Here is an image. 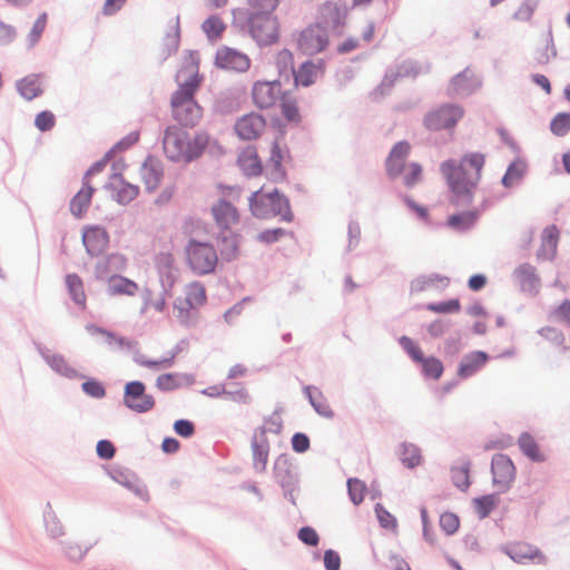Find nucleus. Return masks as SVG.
Instances as JSON below:
<instances>
[{
  "instance_id": "obj_1",
  "label": "nucleus",
  "mask_w": 570,
  "mask_h": 570,
  "mask_svg": "<svg viewBox=\"0 0 570 570\" xmlns=\"http://www.w3.org/2000/svg\"><path fill=\"white\" fill-rule=\"evenodd\" d=\"M176 80L179 87L170 99L173 117L184 127H194L203 117V109L194 98L202 82L198 65L194 61L187 62L178 71Z\"/></svg>"
},
{
  "instance_id": "obj_2",
  "label": "nucleus",
  "mask_w": 570,
  "mask_h": 570,
  "mask_svg": "<svg viewBox=\"0 0 570 570\" xmlns=\"http://www.w3.org/2000/svg\"><path fill=\"white\" fill-rule=\"evenodd\" d=\"M485 164V156L481 153L465 154L460 164L454 160L443 161L440 166L442 175L456 198L470 203L481 178V173Z\"/></svg>"
},
{
  "instance_id": "obj_3",
  "label": "nucleus",
  "mask_w": 570,
  "mask_h": 570,
  "mask_svg": "<svg viewBox=\"0 0 570 570\" xmlns=\"http://www.w3.org/2000/svg\"><path fill=\"white\" fill-rule=\"evenodd\" d=\"M209 140L205 131L189 134L177 126H169L165 130L163 148L170 160L189 163L204 153Z\"/></svg>"
},
{
  "instance_id": "obj_4",
  "label": "nucleus",
  "mask_w": 570,
  "mask_h": 570,
  "mask_svg": "<svg viewBox=\"0 0 570 570\" xmlns=\"http://www.w3.org/2000/svg\"><path fill=\"white\" fill-rule=\"evenodd\" d=\"M249 208L257 218H271L281 216L284 222H292L293 213L287 198L276 189L265 191L264 188L255 191L249 198Z\"/></svg>"
},
{
  "instance_id": "obj_5",
  "label": "nucleus",
  "mask_w": 570,
  "mask_h": 570,
  "mask_svg": "<svg viewBox=\"0 0 570 570\" xmlns=\"http://www.w3.org/2000/svg\"><path fill=\"white\" fill-rule=\"evenodd\" d=\"M186 261L191 272L202 276L215 271L218 255L212 244L191 239L186 246Z\"/></svg>"
},
{
  "instance_id": "obj_6",
  "label": "nucleus",
  "mask_w": 570,
  "mask_h": 570,
  "mask_svg": "<svg viewBox=\"0 0 570 570\" xmlns=\"http://www.w3.org/2000/svg\"><path fill=\"white\" fill-rule=\"evenodd\" d=\"M463 117V107L443 104L425 114L423 125L430 131L452 130Z\"/></svg>"
},
{
  "instance_id": "obj_7",
  "label": "nucleus",
  "mask_w": 570,
  "mask_h": 570,
  "mask_svg": "<svg viewBox=\"0 0 570 570\" xmlns=\"http://www.w3.org/2000/svg\"><path fill=\"white\" fill-rule=\"evenodd\" d=\"M330 43L327 30L320 23L304 28L296 36V48L302 55L314 56L324 51Z\"/></svg>"
},
{
  "instance_id": "obj_8",
  "label": "nucleus",
  "mask_w": 570,
  "mask_h": 570,
  "mask_svg": "<svg viewBox=\"0 0 570 570\" xmlns=\"http://www.w3.org/2000/svg\"><path fill=\"white\" fill-rule=\"evenodd\" d=\"M249 32L261 46H269L278 41L281 36L279 22L273 14H252Z\"/></svg>"
},
{
  "instance_id": "obj_9",
  "label": "nucleus",
  "mask_w": 570,
  "mask_h": 570,
  "mask_svg": "<svg viewBox=\"0 0 570 570\" xmlns=\"http://www.w3.org/2000/svg\"><path fill=\"white\" fill-rule=\"evenodd\" d=\"M206 288L199 282H193L185 287L184 297L178 298L175 308L178 317L181 320L189 318L194 312L198 311L206 304Z\"/></svg>"
},
{
  "instance_id": "obj_10",
  "label": "nucleus",
  "mask_w": 570,
  "mask_h": 570,
  "mask_svg": "<svg viewBox=\"0 0 570 570\" xmlns=\"http://www.w3.org/2000/svg\"><path fill=\"white\" fill-rule=\"evenodd\" d=\"M124 403L131 411L145 413L153 410L155 399L153 395L146 393V387L142 382L132 381L125 386Z\"/></svg>"
},
{
  "instance_id": "obj_11",
  "label": "nucleus",
  "mask_w": 570,
  "mask_h": 570,
  "mask_svg": "<svg viewBox=\"0 0 570 570\" xmlns=\"http://www.w3.org/2000/svg\"><path fill=\"white\" fill-rule=\"evenodd\" d=\"M266 125V119L262 115L249 112L236 120L234 130L239 139L249 141L258 139L265 131Z\"/></svg>"
},
{
  "instance_id": "obj_12",
  "label": "nucleus",
  "mask_w": 570,
  "mask_h": 570,
  "mask_svg": "<svg viewBox=\"0 0 570 570\" xmlns=\"http://www.w3.org/2000/svg\"><path fill=\"white\" fill-rule=\"evenodd\" d=\"M282 95V86L277 80L257 81L252 89L253 102L261 109L273 107Z\"/></svg>"
},
{
  "instance_id": "obj_13",
  "label": "nucleus",
  "mask_w": 570,
  "mask_h": 570,
  "mask_svg": "<svg viewBox=\"0 0 570 570\" xmlns=\"http://www.w3.org/2000/svg\"><path fill=\"white\" fill-rule=\"evenodd\" d=\"M493 483L501 491L510 488L515 478V468L511 459L504 454H495L492 459Z\"/></svg>"
},
{
  "instance_id": "obj_14",
  "label": "nucleus",
  "mask_w": 570,
  "mask_h": 570,
  "mask_svg": "<svg viewBox=\"0 0 570 570\" xmlns=\"http://www.w3.org/2000/svg\"><path fill=\"white\" fill-rule=\"evenodd\" d=\"M106 188L110 191L112 199L121 205L130 203L139 194L138 186L127 181L119 173L110 176Z\"/></svg>"
},
{
  "instance_id": "obj_15",
  "label": "nucleus",
  "mask_w": 570,
  "mask_h": 570,
  "mask_svg": "<svg viewBox=\"0 0 570 570\" xmlns=\"http://www.w3.org/2000/svg\"><path fill=\"white\" fill-rule=\"evenodd\" d=\"M326 63L323 59L307 60L297 70H293L295 86L309 87L325 72Z\"/></svg>"
},
{
  "instance_id": "obj_16",
  "label": "nucleus",
  "mask_w": 570,
  "mask_h": 570,
  "mask_svg": "<svg viewBox=\"0 0 570 570\" xmlns=\"http://www.w3.org/2000/svg\"><path fill=\"white\" fill-rule=\"evenodd\" d=\"M411 145L407 141H399L395 144L385 161V169L391 178L399 177L405 169L406 158L410 155Z\"/></svg>"
},
{
  "instance_id": "obj_17",
  "label": "nucleus",
  "mask_w": 570,
  "mask_h": 570,
  "mask_svg": "<svg viewBox=\"0 0 570 570\" xmlns=\"http://www.w3.org/2000/svg\"><path fill=\"white\" fill-rule=\"evenodd\" d=\"M508 554L512 560L521 564L532 563L544 566L546 557L534 547L525 542H517L508 548Z\"/></svg>"
},
{
  "instance_id": "obj_18",
  "label": "nucleus",
  "mask_w": 570,
  "mask_h": 570,
  "mask_svg": "<svg viewBox=\"0 0 570 570\" xmlns=\"http://www.w3.org/2000/svg\"><path fill=\"white\" fill-rule=\"evenodd\" d=\"M216 65L223 69L245 71L249 68V59L239 51L222 48L216 53Z\"/></svg>"
},
{
  "instance_id": "obj_19",
  "label": "nucleus",
  "mask_w": 570,
  "mask_h": 570,
  "mask_svg": "<svg viewBox=\"0 0 570 570\" xmlns=\"http://www.w3.org/2000/svg\"><path fill=\"white\" fill-rule=\"evenodd\" d=\"M214 218L222 230H232L239 223L237 209L228 202L219 200L212 208Z\"/></svg>"
},
{
  "instance_id": "obj_20",
  "label": "nucleus",
  "mask_w": 570,
  "mask_h": 570,
  "mask_svg": "<svg viewBox=\"0 0 570 570\" xmlns=\"http://www.w3.org/2000/svg\"><path fill=\"white\" fill-rule=\"evenodd\" d=\"M82 242L87 252L96 256L105 252L109 243V237L105 228L95 226L85 229Z\"/></svg>"
},
{
  "instance_id": "obj_21",
  "label": "nucleus",
  "mask_w": 570,
  "mask_h": 570,
  "mask_svg": "<svg viewBox=\"0 0 570 570\" xmlns=\"http://www.w3.org/2000/svg\"><path fill=\"white\" fill-rule=\"evenodd\" d=\"M140 177L147 190H155L163 178V167L160 163L154 157L146 158L140 167Z\"/></svg>"
},
{
  "instance_id": "obj_22",
  "label": "nucleus",
  "mask_w": 570,
  "mask_h": 570,
  "mask_svg": "<svg viewBox=\"0 0 570 570\" xmlns=\"http://www.w3.org/2000/svg\"><path fill=\"white\" fill-rule=\"evenodd\" d=\"M476 85L474 73L465 69L452 78L448 87V94L452 97L469 95L475 89Z\"/></svg>"
},
{
  "instance_id": "obj_23",
  "label": "nucleus",
  "mask_w": 570,
  "mask_h": 570,
  "mask_svg": "<svg viewBox=\"0 0 570 570\" xmlns=\"http://www.w3.org/2000/svg\"><path fill=\"white\" fill-rule=\"evenodd\" d=\"M237 163L247 176H258L263 171L262 161L256 148L253 146H247L240 151Z\"/></svg>"
},
{
  "instance_id": "obj_24",
  "label": "nucleus",
  "mask_w": 570,
  "mask_h": 570,
  "mask_svg": "<svg viewBox=\"0 0 570 570\" xmlns=\"http://www.w3.org/2000/svg\"><path fill=\"white\" fill-rule=\"evenodd\" d=\"M158 272L160 274L163 286L167 289H171L176 282L178 272L171 255L167 254L158 257Z\"/></svg>"
},
{
  "instance_id": "obj_25",
  "label": "nucleus",
  "mask_w": 570,
  "mask_h": 570,
  "mask_svg": "<svg viewBox=\"0 0 570 570\" xmlns=\"http://www.w3.org/2000/svg\"><path fill=\"white\" fill-rule=\"evenodd\" d=\"M19 94L27 100L39 97L43 89L40 75H28L17 82Z\"/></svg>"
},
{
  "instance_id": "obj_26",
  "label": "nucleus",
  "mask_w": 570,
  "mask_h": 570,
  "mask_svg": "<svg viewBox=\"0 0 570 570\" xmlns=\"http://www.w3.org/2000/svg\"><path fill=\"white\" fill-rule=\"evenodd\" d=\"M107 291L112 296H134L138 292V285L129 278L114 275L108 279Z\"/></svg>"
},
{
  "instance_id": "obj_27",
  "label": "nucleus",
  "mask_w": 570,
  "mask_h": 570,
  "mask_svg": "<svg viewBox=\"0 0 570 570\" xmlns=\"http://www.w3.org/2000/svg\"><path fill=\"white\" fill-rule=\"evenodd\" d=\"M487 361V353L481 351L472 352L462 360L458 373L461 377H469L479 371Z\"/></svg>"
},
{
  "instance_id": "obj_28",
  "label": "nucleus",
  "mask_w": 570,
  "mask_h": 570,
  "mask_svg": "<svg viewBox=\"0 0 570 570\" xmlns=\"http://www.w3.org/2000/svg\"><path fill=\"white\" fill-rule=\"evenodd\" d=\"M94 194V188L85 183L82 188L76 194L70 203V210L76 217H81L87 210L91 197Z\"/></svg>"
},
{
  "instance_id": "obj_29",
  "label": "nucleus",
  "mask_w": 570,
  "mask_h": 570,
  "mask_svg": "<svg viewBox=\"0 0 570 570\" xmlns=\"http://www.w3.org/2000/svg\"><path fill=\"white\" fill-rule=\"evenodd\" d=\"M66 286L75 304L83 309L86 307L87 296L82 279L76 274H68L66 276Z\"/></svg>"
},
{
  "instance_id": "obj_30",
  "label": "nucleus",
  "mask_w": 570,
  "mask_h": 570,
  "mask_svg": "<svg viewBox=\"0 0 570 570\" xmlns=\"http://www.w3.org/2000/svg\"><path fill=\"white\" fill-rule=\"evenodd\" d=\"M284 157H285L284 150L281 148L279 144L277 141H275L272 146L271 157H269V165L273 166L271 176L275 181H282L286 177V173L282 165Z\"/></svg>"
},
{
  "instance_id": "obj_31",
  "label": "nucleus",
  "mask_w": 570,
  "mask_h": 570,
  "mask_svg": "<svg viewBox=\"0 0 570 570\" xmlns=\"http://www.w3.org/2000/svg\"><path fill=\"white\" fill-rule=\"evenodd\" d=\"M220 240H222V255L226 258L232 259L238 253L239 246V235L232 230H222L220 232Z\"/></svg>"
},
{
  "instance_id": "obj_32",
  "label": "nucleus",
  "mask_w": 570,
  "mask_h": 570,
  "mask_svg": "<svg viewBox=\"0 0 570 570\" xmlns=\"http://www.w3.org/2000/svg\"><path fill=\"white\" fill-rule=\"evenodd\" d=\"M518 443L524 455L530 458L532 461L541 462L544 460L543 453L540 451L537 442L530 434L523 433L519 438Z\"/></svg>"
},
{
  "instance_id": "obj_33",
  "label": "nucleus",
  "mask_w": 570,
  "mask_h": 570,
  "mask_svg": "<svg viewBox=\"0 0 570 570\" xmlns=\"http://www.w3.org/2000/svg\"><path fill=\"white\" fill-rule=\"evenodd\" d=\"M46 361L53 371L61 375H65L70 379L76 377L78 375L76 368L72 367L62 355H48L46 356Z\"/></svg>"
},
{
  "instance_id": "obj_34",
  "label": "nucleus",
  "mask_w": 570,
  "mask_h": 570,
  "mask_svg": "<svg viewBox=\"0 0 570 570\" xmlns=\"http://www.w3.org/2000/svg\"><path fill=\"white\" fill-rule=\"evenodd\" d=\"M476 219V212H466L450 216L448 219V225L454 229L464 230L473 226Z\"/></svg>"
},
{
  "instance_id": "obj_35",
  "label": "nucleus",
  "mask_w": 570,
  "mask_h": 570,
  "mask_svg": "<svg viewBox=\"0 0 570 570\" xmlns=\"http://www.w3.org/2000/svg\"><path fill=\"white\" fill-rule=\"evenodd\" d=\"M400 456L402 463L411 469L420 465L422 461L420 450L414 444H402Z\"/></svg>"
},
{
  "instance_id": "obj_36",
  "label": "nucleus",
  "mask_w": 570,
  "mask_h": 570,
  "mask_svg": "<svg viewBox=\"0 0 570 570\" xmlns=\"http://www.w3.org/2000/svg\"><path fill=\"white\" fill-rule=\"evenodd\" d=\"M514 274L522 287H533L538 282L535 269L529 264L519 266Z\"/></svg>"
},
{
  "instance_id": "obj_37",
  "label": "nucleus",
  "mask_w": 570,
  "mask_h": 570,
  "mask_svg": "<svg viewBox=\"0 0 570 570\" xmlns=\"http://www.w3.org/2000/svg\"><path fill=\"white\" fill-rule=\"evenodd\" d=\"M473 503L478 514L481 518H485L497 507V504L499 503V499L495 494H488L474 499Z\"/></svg>"
},
{
  "instance_id": "obj_38",
  "label": "nucleus",
  "mask_w": 570,
  "mask_h": 570,
  "mask_svg": "<svg viewBox=\"0 0 570 570\" xmlns=\"http://www.w3.org/2000/svg\"><path fill=\"white\" fill-rule=\"evenodd\" d=\"M279 99L283 116L288 121H298L301 116L296 100L289 97L288 94H283Z\"/></svg>"
},
{
  "instance_id": "obj_39",
  "label": "nucleus",
  "mask_w": 570,
  "mask_h": 570,
  "mask_svg": "<svg viewBox=\"0 0 570 570\" xmlns=\"http://www.w3.org/2000/svg\"><path fill=\"white\" fill-rule=\"evenodd\" d=\"M202 28L209 39H217L224 32L225 23L218 16H210L204 21Z\"/></svg>"
},
{
  "instance_id": "obj_40",
  "label": "nucleus",
  "mask_w": 570,
  "mask_h": 570,
  "mask_svg": "<svg viewBox=\"0 0 570 570\" xmlns=\"http://www.w3.org/2000/svg\"><path fill=\"white\" fill-rule=\"evenodd\" d=\"M419 363L422 364V368L425 376H429L433 380H439L443 374V364L442 362L436 357H423V361H420Z\"/></svg>"
},
{
  "instance_id": "obj_41",
  "label": "nucleus",
  "mask_w": 570,
  "mask_h": 570,
  "mask_svg": "<svg viewBox=\"0 0 570 570\" xmlns=\"http://www.w3.org/2000/svg\"><path fill=\"white\" fill-rule=\"evenodd\" d=\"M550 129L556 136H564L570 131V114L559 112L551 120Z\"/></svg>"
},
{
  "instance_id": "obj_42",
  "label": "nucleus",
  "mask_w": 570,
  "mask_h": 570,
  "mask_svg": "<svg viewBox=\"0 0 570 570\" xmlns=\"http://www.w3.org/2000/svg\"><path fill=\"white\" fill-rule=\"evenodd\" d=\"M403 181L406 187L412 188L422 179L423 168L417 163H410L404 169Z\"/></svg>"
},
{
  "instance_id": "obj_43",
  "label": "nucleus",
  "mask_w": 570,
  "mask_h": 570,
  "mask_svg": "<svg viewBox=\"0 0 570 570\" xmlns=\"http://www.w3.org/2000/svg\"><path fill=\"white\" fill-rule=\"evenodd\" d=\"M559 240V230L552 225L548 226L542 234V248L549 250L551 255H553L557 250Z\"/></svg>"
},
{
  "instance_id": "obj_44",
  "label": "nucleus",
  "mask_w": 570,
  "mask_h": 570,
  "mask_svg": "<svg viewBox=\"0 0 570 570\" xmlns=\"http://www.w3.org/2000/svg\"><path fill=\"white\" fill-rule=\"evenodd\" d=\"M181 384L180 375L177 373L161 374L156 380V386L160 391H173Z\"/></svg>"
},
{
  "instance_id": "obj_45",
  "label": "nucleus",
  "mask_w": 570,
  "mask_h": 570,
  "mask_svg": "<svg viewBox=\"0 0 570 570\" xmlns=\"http://www.w3.org/2000/svg\"><path fill=\"white\" fill-rule=\"evenodd\" d=\"M279 2L281 0H248L254 11L252 14H273Z\"/></svg>"
},
{
  "instance_id": "obj_46",
  "label": "nucleus",
  "mask_w": 570,
  "mask_h": 570,
  "mask_svg": "<svg viewBox=\"0 0 570 570\" xmlns=\"http://www.w3.org/2000/svg\"><path fill=\"white\" fill-rule=\"evenodd\" d=\"M348 494L354 504H360L366 494V487L364 482L358 479H350L347 482Z\"/></svg>"
},
{
  "instance_id": "obj_47",
  "label": "nucleus",
  "mask_w": 570,
  "mask_h": 570,
  "mask_svg": "<svg viewBox=\"0 0 570 570\" xmlns=\"http://www.w3.org/2000/svg\"><path fill=\"white\" fill-rule=\"evenodd\" d=\"M309 401L313 405V407L315 409V411L326 417V419H331L333 417V411L331 409V405L328 404V402L323 397V395L317 392L315 395L311 394L309 393Z\"/></svg>"
},
{
  "instance_id": "obj_48",
  "label": "nucleus",
  "mask_w": 570,
  "mask_h": 570,
  "mask_svg": "<svg viewBox=\"0 0 570 570\" xmlns=\"http://www.w3.org/2000/svg\"><path fill=\"white\" fill-rule=\"evenodd\" d=\"M452 480L456 488L466 490L470 485L469 481V463L452 469Z\"/></svg>"
},
{
  "instance_id": "obj_49",
  "label": "nucleus",
  "mask_w": 570,
  "mask_h": 570,
  "mask_svg": "<svg viewBox=\"0 0 570 570\" xmlns=\"http://www.w3.org/2000/svg\"><path fill=\"white\" fill-rule=\"evenodd\" d=\"M440 527L448 535H451L458 531L460 519L454 513L445 512L440 517Z\"/></svg>"
},
{
  "instance_id": "obj_50",
  "label": "nucleus",
  "mask_w": 570,
  "mask_h": 570,
  "mask_svg": "<svg viewBox=\"0 0 570 570\" xmlns=\"http://www.w3.org/2000/svg\"><path fill=\"white\" fill-rule=\"evenodd\" d=\"M56 125V117L55 115L49 110H43L39 112L35 118V126L40 131H48L52 129Z\"/></svg>"
},
{
  "instance_id": "obj_51",
  "label": "nucleus",
  "mask_w": 570,
  "mask_h": 570,
  "mask_svg": "<svg viewBox=\"0 0 570 570\" xmlns=\"http://www.w3.org/2000/svg\"><path fill=\"white\" fill-rule=\"evenodd\" d=\"M428 308L435 313H456L461 309V304L459 299L453 298L448 302H442L439 304H430Z\"/></svg>"
},
{
  "instance_id": "obj_52",
  "label": "nucleus",
  "mask_w": 570,
  "mask_h": 570,
  "mask_svg": "<svg viewBox=\"0 0 570 570\" xmlns=\"http://www.w3.org/2000/svg\"><path fill=\"white\" fill-rule=\"evenodd\" d=\"M400 344L407 352V354L415 362L423 361V352L421 348L407 336H402L400 338Z\"/></svg>"
},
{
  "instance_id": "obj_53",
  "label": "nucleus",
  "mask_w": 570,
  "mask_h": 570,
  "mask_svg": "<svg viewBox=\"0 0 570 570\" xmlns=\"http://www.w3.org/2000/svg\"><path fill=\"white\" fill-rule=\"evenodd\" d=\"M175 354H173L169 357H164L160 360H140L139 364L147 368H154V370H164L168 368L174 364Z\"/></svg>"
},
{
  "instance_id": "obj_54",
  "label": "nucleus",
  "mask_w": 570,
  "mask_h": 570,
  "mask_svg": "<svg viewBox=\"0 0 570 570\" xmlns=\"http://www.w3.org/2000/svg\"><path fill=\"white\" fill-rule=\"evenodd\" d=\"M298 539L311 547L317 546L320 541L317 532L311 527H303L298 531Z\"/></svg>"
},
{
  "instance_id": "obj_55",
  "label": "nucleus",
  "mask_w": 570,
  "mask_h": 570,
  "mask_svg": "<svg viewBox=\"0 0 570 570\" xmlns=\"http://www.w3.org/2000/svg\"><path fill=\"white\" fill-rule=\"evenodd\" d=\"M253 452H254V461L255 464L258 465L259 469H264L267 460H268V448L264 444H256L253 445Z\"/></svg>"
},
{
  "instance_id": "obj_56",
  "label": "nucleus",
  "mask_w": 570,
  "mask_h": 570,
  "mask_svg": "<svg viewBox=\"0 0 570 570\" xmlns=\"http://www.w3.org/2000/svg\"><path fill=\"white\" fill-rule=\"evenodd\" d=\"M276 63L279 68L294 70V57L288 49H283L276 55Z\"/></svg>"
},
{
  "instance_id": "obj_57",
  "label": "nucleus",
  "mask_w": 570,
  "mask_h": 570,
  "mask_svg": "<svg viewBox=\"0 0 570 570\" xmlns=\"http://www.w3.org/2000/svg\"><path fill=\"white\" fill-rule=\"evenodd\" d=\"M175 432L184 438H189L194 434V424L188 420H178L174 424Z\"/></svg>"
},
{
  "instance_id": "obj_58",
  "label": "nucleus",
  "mask_w": 570,
  "mask_h": 570,
  "mask_svg": "<svg viewBox=\"0 0 570 570\" xmlns=\"http://www.w3.org/2000/svg\"><path fill=\"white\" fill-rule=\"evenodd\" d=\"M324 566L326 570H338L341 567V557L334 550H326L324 553Z\"/></svg>"
},
{
  "instance_id": "obj_59",
  "label": "nucleus",
  "mask_w": 570,
  "mask_h": 570,
  "mask_svg": "<svg viewBox=\"0 0 570 570\" xmlns=\"http://www.w3.org/2000/svg\"><path fill=\"white\" fill-rule=\"evenodd\" d=\"M82 390L90 396L102 397L105 395L104 386L97 381H87L82 384Z\"/></svg>"
},
{
  "instance_id": "obj_60",
  "label": "nucleus",
  "mask_w": 570,
  "mask_h": 570,
  "mask_svg": "<svg viewBox=\"0 0 570 570\" xmlns=\"http://www.w3.org/2000/svg\"><path fill=\"white\" fill-rule=\"evenodd\" d=\"M47 26V13H41L38 19L36 20L31 32L30 38L33 42L38 41L41 37L42 32L45 31Z\"/></svg>"
},
{
  "instance_id": "obj_61",
  "label": "nucleus",
  "mask_w": 570,
  "mask_h": 570,
  "mask_svg": "<svg viewBox=\"0 0 570 570\" xmlns=\"http://www.w3.org/2000/svg\"><path fill=\"white\" fill-rule=\"evenodd\" d=\"M284 235L285 230L283 228H275L262 232L257 238L263 243L271 244L278 240Z\"/></svg>"
},
{
  "instance_id": "obj_62",
  "label": "nucleus",
  "mask_w": 570,
  "mask_h": 570,
  "mask_svg": "<svg viewBox=\"0 0 570 570\" xmlns=\"http://www.w3.org/2000/svg\"><path fill=\"white\" fill-rule=\"evenodd\" d=\"M522 176L521 169L515 165L512 164L509 166L505 175L502 178V184L505 187L512 186L520 177Z\"/></svg>"
},
{
  "instance_id": "obj_63",
  "label": "nucleus",
  "mask_w": 570,
  "mask_h": 570,
  "mask_svg": "<svg viewBox=\"0 0 570 570\" xmlns=\"http://www.w3.org/2000/svg\"><path fill=\"white\" fill-rule=\"evenodd\" d=\"M293 450L303 453L309 448V440L307 435L303 433H295L292 438Z\"/></svg>"
},
{
  "instance_id": "obj_64",
  "label": "nucleus",
  "mask_w": 570,
  "mask_h": 570,
  "mask_svg": "<svg viewBox=\"0 0 570 570\" xmlns=\"http://www.w3.org/2000/svg\"><path fill=\"white\" fill-rule=\"evenodd\" d=\"M553 314L559 322L570 325V301H564L556 308Z\"/></svg>"
}]
</instances>
